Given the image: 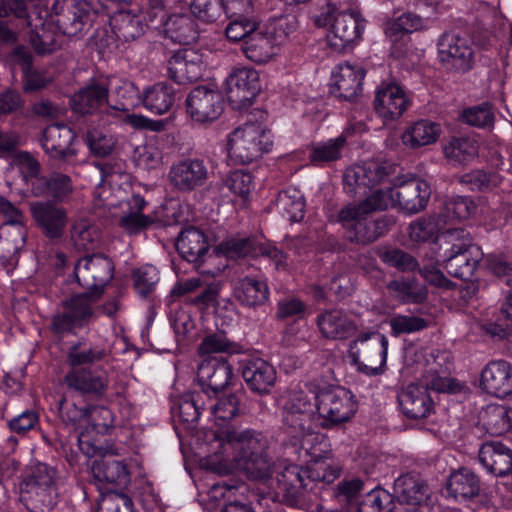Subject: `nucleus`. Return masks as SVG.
<instances>
[{
  "label": "nucleus",
  "mask_w": 512,
  "mask_h": 512,
  "mask_svg": "<svg viewBox=\"0 0 512 512\" xmlns=\"http://www.w3.org/2000/svg\"><path fill=\"white\" fill-rule=\"evenodd\" d=\"M49 17V23L56 25L61 36H77L89 19L88 13L72 1H56Z\"/></svg>",
  "instance_id": "obj_22"
},
{
  "label": "nucleus",
  "mask_w": 512,
  "mask_h": 512,
  "mask_svg": "<svg viewBox=\"0 0 512 512\" xmlns=\"http://www.w3.org/2000/svg\"><path fill=\"white\" fill-rule=\"evenodd\" d=\"M107 354V349L101 344L77 342L69 347L66 360L71 368H82L83 365L102 361Z\"/></svg>",
  "instance_id": "obj_42"
},
{
  "label": "nucleus",
  "mask_w": 512,
  "mask_h": 512,
  "mask_svg": "<svg viewBox=\"0 0 512 512\" xmlns=\"http://www.w3.org/2000/svg\"><path fill=\"white\" fill-rule=\"evenodd\" d=\"M71 239L78 249H93L100 240V231L86 220H80L73 225Z\"/></svg>",
  "instance_id": "obj_56"
},
{
  "label": "nucleus",
  "mask_w": 512,
  "mask_h": 512,
  "mask_svg": "<svg viewBox=\"0 0 512 512\" xmlns=\"http://www.w3.org/2000/svg\"><path fill=\"white\" fill-rule=\"evenodd\" d=\"M212 446L213 452L205 458L209 470L222 475L241 471L266 485V493L274 500L276 477L271 476L269 440L265 434L254 429H227L215 434Z\"/></svg>",
  "instance_id": "obj_1"
},
{
  "label": "nucleus",
  "mask_w": 512,
  "mask_h": 512,
  "mask_svg": "<svg viewBox=\"0 0 512 512\" xmlns=\"http://www.w3.org/2000/svg\"><path fill=\"white\" fill-rule=\"evenodd\" d=\"M393 488L395 498L409 506V512H436L432 490L421 474H402L394 481Z\"/></svg>",
  "instance_id": "obj_11"
},
{
  "label": "nucleus",
  "mask_w": 512,
  "mask_h": 512,
  "mask_svg": "<svg viewBox=\"0 0 512 512\" xmlns=\"http://www.w3.org/2000/svg\"><path fill=\"white\" fill-rule=\"evenodd\" d=\"M315 390L308 387L288 392L282 407V420L287 441L307 455L318 457L317 445L323 435L316 431Z\"/></svg>",
  "instance_id": "obj_2"
},
{
  "label": "nucleus",
  "mask_w": 512,
  "mask_h": 512,
  "mask_svg": "<svg viewBox=\"0 0 512 512\" xmlns=\"http://www.w3.org/2000/svg\"><path fill=\"white\" fill-rule=\"evenodd\" d=\"M56 470L45 463L33 465L20 483L19 499L30 512H49L56 503Z\"/></svg>",
  "instance_id": "obj_5"
},
{
  "label": "nucleus",
  "mask_w": 512,
  "mask_h": 512,
  "mask_svg": "<svg viewBox=\"0 0 512 512\" xmlns=\"http://www.w3.org/2000/svg\"><path fill=\"white\" fill-rule=\"evenodd\" d=\"M49 22L42 23L41 27H35L30 35V44L38 55L44 56L58 50L62 45V36L48 28Z\"/></svg>",
  "instance_id": "obj_49"
},
{
  "label": "nucleus",
  "mask_w": 512,
  "mask_h": 512,
  "mask_svg": "<svg viewBox=\"0 0 512 512\" xmlns=\"http://www.w3.org/2000/svg\"><path fill=\"white\" fill-rule=\"evenodd\" d=\"M345 146L346 137L343 135L317 142L310 148L309 160L314 166H324L337 161L342 157V151Z\"/></svg>",
  "instance_id": "obj_45"
},
{
  "label": "nucleus",
  "mask_w": 512,
  "mask_h": 512,
  "mask_svg": "<svg viewBox=\"0 0 512 512\" xmlns=\"http://www.w3.org/2000/svg\"><path fill=\"white\" fill-rule=\"evenodd\" d=\"M364 27V20L357 12L352 10L339 12L327 35L328 45L336 52H343L360 40Z\"/></svg>",
  "instance_id": "obj_14"
},
{
  "label": "nucleus",
  "mask_w": 512,
  "mask_h": 512,
  "mask_svg": "<svg viewBox=\"0 0 512 512\" xmlns=\"http://www.w3.org/2000/svg\"><path fill=\"white\" fill-rule=\"evenodd\" d=\"M233 295L244 306L258 307L268 300L269 287L264 281L244 277L235 282Z\"/></svg>",
  "instance_id": "obj_36"
},
{
  "label": "nucleus",
  "mask_w": 512,
  "mask_h": 512,
  "mask_svg": "<svg viewBox=\"0 0 512 512\" xmlns=\"http://www.w3.org/2000/svg\"><path fill=\"white\" fill-rule=\"evenodd\" d=\"M392 189L395 206L410 214L424 209L431 195L429 184L417 178L404 181Z\"/></svg>",
  "instance_id": "obj_25"
},
{
  "label": "nucleus",
  "mask_w": 512,
  "mask_h": 512,
  "mask_svg": "<svg viewBox=\"0 0 512 512\" xmlns=\"http://www.w3.org/2000/svg\"><path fill=\"white\" fill-rule=\"evenodd\" d=\"M439 240L449 246L442 255L447 272L457 278L470 279L483 255L480 247L472 244L470 234L463 229H450L441 233Z\"/></svg>",
  "instance_id": "obj_4"
},
{
  "label": "nucleus",
  "mask_w": 512,
  "mask_h": 512,
  "mask_svg": "<svg viewBox=\"0 0 512 512\" xmlns=\"http://www.w3.org/2000/svg\"><path fill=\"white\" fill-rule=\"evenodd\" d=\"M480 421L489 434L502 435L512 428V410L504 405H487L480 414Z\"/></svg>",
  "instance_id": "obj_40"
},
{
  "label": "nucleus",
  "mask_w": 512,
  "mask_h": 512,
  "mask_svg": "<svg viewBox=\"0 0 512 512\" xmlns=\"http://www.w3.org/2000/svg\"><path fill=\"white\" fill-rule=\"evenodd\" d=\"M410 105V99L401 86L396 83H382L377 87L374 99L376 113L385 121H394L401 117Z\"/></svg>",
  "instance_id": "obj_19"
},
{
  "label": "nucleus",
  "mask_w": 512,
  "mask_h": 512,
  "mask_svg": "<svg viewBox=\"0 0 512 512\" xmlns=\"http://www.w3.org/2000/svg\"><path fill=\"white\" fill-rule=\"evenodd\" d=\"M113 272L112 260L101 253L85 255L74 267L78 284L95 296L103 294L104 288L113 278Z\"/></svg>",
  "instance_id": "obj_12"
},
{
  "label": "nucleus",
  "mask_w": 512,
  "mask_h": 512,
  "mask_svg": "<svg viewBox=\"0 0 512 512\" xmlns=\"http://www.w3.org/2000/svg\"><path fill=\"white\" fill-rule=\"evenodd\" d=\"M129 204L131 207L135 208L136 211L122 216L120 226L129 234H136L147 228L152 223V219L140 213L146 202L139 194L133 195Z\"/></svg>",
  "instance_id": "obj_53"
},
{
  "label": "nucleus",
  "mask_w": 512,
  "mask_h": 512,
  "mask_svg": "<svg viewBox=\"0 0 512 512\" xmlns=\"http://www.w3.org/2000/svg\"><path fill=\"white\" fill-rule=\"evenodd\" d=\"M73 186L69 176L54 173L48 178H37L33 182L32 192L35 196H52L63 199L72 192Z\"/></svg>",
  "instance_id": "obj_46"
},
{
  "label": "nucleus",
  "mask_w": 512,
  "mask_h": 512,
  "mask_svg": "<svg viewBox=\"0 0 512 512\" xmlns=\"http://www.w3.org/2000/svg\"><path fill=\"white\" fill-rule=\"evenodd\" d=\"M175 246L182 258L196 266L203 263L210 247L208 237L196 227L182 229Z\"/></svg>",
  "instance_id": "obj_32"
},
{
  "label": "nucleus",
  "mask_w": 512,
  "mask_h": 512,
  "mask_svg": "<svg viewBox=\"0 0 512 512\" xmlns=\"http://www.w3.org/2000/svg\"><path fill=\"white\" fill-rule=\"evenodd\" d=\"M32 216L42 233L50 239L62 237L68 222L66 210L49 201L30 204Z\"/></svg>",
  "instance_id": "obj_26"
},
{
  "label": "nucleus",
  "mask_w": 512,
  "mask_h": 512,
  "mask_svg": "<svg viewBox=\"0 0 512 512\" xmlns=\"http://www.w3.org/2000/svg\"><path fill=\"white\" fill-rule=\"evenodd\" d=\"M225 186L235 195L246 199L254 188L253 177L249 172L236 170L231 172L224 181Z\"/></svg>",
  "instance_id": "obj_63"
},
{
  "label": "nucleus",
  "mask_w": 512,
  "mask_h": 512,
  "mask_svg": "<svg viewBox=\"0 0 512 512\" xmlns=\"http://www.w3.org/2000/svg\"><path fill=\"white\" fill-rule=\"evenodd\" d=\"M440 134L441 127L439 124L420 120L405 129L401 140L406 147L416 149L435 143Z\"/></svg>",
  "instance_id": "obj_38"
},
{
  "label": "nucleus",
  "mask_w": 512,
  "mask_h": 512,
  "mask_svg": "<svg viewBox=\"0 0 512 512\" xmlns=\"http://www.w3.org/2000/svg\"><path fill=\"white\" fill-rule=\"evenodd\" d=\"M101 296H95L90 292H84L72 296L64 303V307L71 312L81 326L90 321L94 315V304Z\"/></svg>",
  "instance_id": "obj_52"
},
{
  "label": "nucleus",
  "mask_w": 512,
  "mask_h": 512,
  "mask_svg": "<svg viewBox=\"0 0 512 512\" xmlns=\"http://www.w3.org/2000/svg\"><path fill=\"white\" fill-rule=\"evenodd\" d=\"M239 347L228 340L222 333L207 335L198 346V353L202 356L213 353H237Z\"/></svg>",
  "instance_id": "obj_61"
},
{
  "label": "nucleus",
  "mask_w": 512,
  "mask_h": 512,
  "mask_svg": "<svg viewBox=\"0 0 512 512\" xmlns=\"http://www.w3.org/2000/svg\"><path fill=\"white\" fill-rule=\"evenodd\" d=\"M444 209L445 212L440 219L443 223L475 217L474 199L470 197H453L445 203Z\"/></svg>",
  "instance_id": "obj_54"
},
{
  "label": "nucleus",
  "mask_w": 512,
  "mask_h": 512,
  "mask_svg": "<svg viewBox=\"0 0 512 512\" xmlns=\"http://www.w3.org/2000/svg\"><path fill=\"white\" fill-rule=\"evenodd\" d=\"M115 455L117 452L114 448H105L102 457L93 462L92 474L98 482L125 486L130 479L129 471L122 461L115 458Z\"/></svg>",
  "instance_id": "obj_30"
},
{
  "label": "nucleus",
  "mask_w": 512,
  "mask_h": 512,
  "mask_svg": "<svg viewBox=\"0 0 512 512\" xmlns=\"http://www.w3.org/2000/svg\"><path fill=\"white\" fill-rule=\"evenodd\" d=\"M64 382L69 389L82 395L101 397L108 389L109 377L100 367L71 368L64 376Z\"/></svg>",
  "instance_id": "obj_17"
},
{
  "label": "nucleus",
  "mask_w": 512,
  "mask_h": 512,
  "mask_svg": "<svg viewBox=\"0 0 512 512\" xmlns=\"http://www.w3.org/2000/svg\"><path fill=\"white\" fill-rule=\"evenodd\" d=\"M54 80L55 75L51 70L28 67L22 75V89L26 93H36L50 86Z\"/></svg>",
  "instance_id": "obj_55"
},
{
  "label": "nucleus",
  "mask_w": 512,
  "mask_h": 512,
  "mask_svg": "<svg viewBox=\"0 0 512 512\" xmlns=\"http://www.w3.org/2000/svg\"><path fill=\"white\" fill-rule=\"evenodd\" d=\"M388 345V339L383 334L361 333L350 343L349 356L358 371L368 376L380 375L385 370Z\"/></svg>",
  "instance_id": "obj_9"
},
{
  "label": "nucleus",
  "mask_w": 512,
  "mask_h": 512,
  "mask_svg": "<svg viewBox=\"0 0 512 512\" xmlns=\"http://www.w3.org/2000/svg\"><path fill=\"white\" fill-rule=\"evenodd\" d=\"M315 402L319 425L325 429L349 421L357 411L355 396L340 386L315 390Z\"/></svg>",
  "instance_id": "obj_8"
},
{
  "label": "nucleus",
  "mask_w": 512,
  "mask_h": 512,
  "mask_svg": "<svg viewBox=\"0 0 512 512\" xmlns=\"http://www.w3.org/2000/svg\"><path fill=\"white\" fill-rule=\"evenodd\" d=\"M165 39L188 45L198 38V30L194 21L184 13H173L164 23L162 31Z\"/></svg>",
  "instance_id": "obj_37"
},
{
  "label": "nucleus",
  "mask_w": 512,
  "mask_h": 512,
  "mask_svg": "<svg viewBox=\"0 0 512 512\" xmlns=\"http://www.w3.org/2000/svg\"><path fill=\"white\" fill-rule=\"evenodd\" d=\"M110 25L115 37L120 41H130L143 33L140 19L128 12H118L110 19Z\"/></svg>",
  "instance_id": "obj_48"
},
{
  "label": "nucleus",
  "mask_w": 512,
  "mask_h": 512,
  "mask_svg": "<svg viewBox=\"0 0 512 512\" xmlns=\"http://www.w3.org/2000/svg\"><path fill=\"white\" fill-rule=\"evenodd\" d=\"M205 69L203 55L195 49L175 52L167 63L168 77L178 84H187L202 77Z\"/></svg>",
  "instance_id": "obj_15"
},
{
  "label": "nucleus",
  "mask_w": 512,
  "mask_h": 512,
  "mask_svg": "<svg viewBox=\"0 0 512 512\" xmlns=\"http://www.w3.org/2000/svg\"><path fill=\"white\" fill-rule=\"evenodd\" d=\"M427 26L428 20L422 15L407 12L388 21L385 26V34L392 43H395L403 36L425 29Z\"/></svg>",
  "instance_id": "obj_44"
},
{
  "label": "nucleus",
  "mask_w": 512,
  "mask_h": 512,
  "mask_svg": "<svg viewBox=\"0 0 512 512\" xmlns=\"http://www.w3.org/2000/svg\"><path fill=\"white\" fill-rule=\"evenodd\" d=\"M208 175V168L203 160L185 158L172 164L168 180L177 190L188 192L204 185Z\"/></svg>",
  "instance_id": "obj_18"
},
{
  "label": "nucleus",
  "mask_w": 512,
  "mask_h": 512,
  "mask_svg": "<svg viewBox=\"0 0 512 512\" xmlns=\"http://www.w3.org/2000/svg\"><path fill=\"white\" fill-rule=\"evenodd\" d=\"M338 221L346 230L348 240L359 244L374 242L387 232L392 224L391 219L385 216L373 219L353 205L340 209Z\"/></svg>",
  "instance_id": "obj_10"
},
{
  "label": "nucleus",
  "mask_w": 512,
  "mask_h": 512,
  "mask_svg": "<svg viewBox=\"0 0 512 512\" xmlns=\"http://www.w3.org/2000/svg\"><path fill=\"white\" fill-rule=\"evenodd\" d=\"M457 384L436 373L429 372L423 376L421 383H412L398 395V401L403 414L411 419L428 417L433 412V400L428 390L437 392H455Z\"/></svg>",
  "instance_id": "obj_6"
},
{
  "label": "nucleus",
  "mask_w": 512,
  "mask_h": 512,
  "mask_svg": "<svg viewBox=\"0 0 512 512\" xmlns=\"http://www.w3.org/2000/svg\"><path fill=\"white\" fill-rule=\"evenodd\" d=\"M340 470L324 462H316L303 468L295 464L279 463L277 465L274 500L284 501L290 505L297 503L310 482L322 481L332 483L339 477Z\"/></svg>",
  "instance_id": "obj_3"
},
{
  "label": "nucleus",
  "mask_w": 512,
  "mask_h": 512,
  "mask_svg": "<svg viewBox=\"0 0 512 512\" xmlns=\"http://www.w3.org/2000/svg\"><path fill=\"white\" fill-rule=\"evenodd\" d=\"M316 324L322 337L331 340L347 339L357 331L356 323L344 311L335 308L320 312Z\"/></svg>",
  "instance_id": "obj_29"
},
{
  "label": "nucleus",
  "mask_w": 512,
  "mask_h": 512,
  "mask_svg": "<svg viewBox=\"0 0 512 512\" xmlns=\"http://www.w3.org/2000/svg\"><path fill=\"white\" fill-rule=\"evenodd\" d=\"M480 386L487 393L504 398L512 394V365L504 360L489 362L481 372Z\"/></svg>",
  "instance_id": "obj_27"
},
{
  "label": "nucleus",
  "mask_w": 512,
  "mask_h": 512,
  "mask_svg": "<svg viewBox=\"0 0 512 512\" xmlns=\"http://www.w3.org/2000/svg\"><path fill=\"white\" fill-rule=\"evenodd\" d=\"M352 205L361 209L363 213L369 215L375 211L386 210L389 207H395L393 189L387 188L385 190H375L361 203Z\"/></svg>",
  "instance_id": "obj_60"
},
{
  "label": "nucleus",
  "mask_w": 512,
  "mask_h": 512,
  "mask_svg": "<svg viewBox=\"0 0 512 512\" xmlns=\"http://www.w3.org/2000/svg\"><path fill=\"white\" fill-rule=\"evenodd\" d=\"M391 495L383 489H372L358 505V512H385Z\"/></svg>",
  "instance_id": "obj_64"
},
{
  "label": "nucleus",
  "mask_w": 512,
  "mask_h": 512,
  "mask_svg": "<svg viewBox=\"0 0 512 512\" xmlns=\"http://www.w3.org/2000/svg\"><path fill=\"white\" fill-rule=\"evenodd\" d=\"M108 95L106 84L92 82L72 96L71 106L75 112L91 114L108 101Z\"/></svg>",
  "instance_id": "obj_35"
},
{
  "label": "nucleus",
  "mask_w": 512,
  "mask_h": 512,
  "mask_svg": "<svg viewBox=\"0 0 512 512\" xmlns=\"http://www.w3.org/2000/svg\"><path fill=\"white\" fill-rule=\"evenodd\" d=\"M277 45L267 33L258 29L243 43L245 56L258 64L267 63L276 55Z\"/></svg>",
  "instance_id": "obj_43"
},
{
  "label": "nucleus",
  "mask_w": 512,
  "mask_h": 512,
  "mask_svg": "<svg viewBox=\"0 0 512 512\" xmlns=\"http://www.w3.org/2000/svg\"><path fill=\"white\" fill-rule=\"evenodd\" d=\"M441 62L449 68L466 71L471 68L473 50L467 39L455 34H444L438 43Z\"/></svg>",
  "instance_id": "obj_24"
},
{
  "label": "nucleus",
  "mask_w": 512,
  "mask_h": 512,
  "mask_svg": "<svg viewBox=\"0 0 512 512\" xmlns=\"http://www.w3.org/2000/svg\"><path fill=\"white\" fill-rule=\"evenodd\" d=\"M364 70L358 65L341 63L331 73L330 92L337 98L354 100L362 91Z\"/></svg>",
  "instance_id": "obj_20"
},
{
  "label": "nucleus",
  "mask_w": 512,
  "mask_h": 512,
  "mask_svg": "<svg viewBox=\"0 0 512 512\" xmlns=\"http://www.w3.org/2000/svg\"><path fill=\"white\" fill-rule=\"evenodd\" d=\"M244 393H230L221 395L210 406L212 420L216 426L222 427L243 412L242 401Z\"/></svg>",
  "instance_id": "obj_41"
},
{
  "label": "nucleus",
  "mask_w": 512,
  "mask_h": 512,
  "mask_svg": "<svg viewBox=\"0 0 512 512\" xmlns=\"http://www.w3.org/2000/svg\"><path fill=\"white\" fill-rule=\"evenodd\" d=\"M273 145L271 131L258 123H245L227 137V151L231 160L251 163L270 151Z\"/></svg>",
  "instance_id": "obj_7"
},
{
  "label": "nucleus",
  "mask_w": 512,
  "mask_h": 512,
  "mask_svg": "<svg viewBox=\"0 0 512 512\" xmlns=\"http://www.w3.org/2000/svg\"><path fill=\"white\" fill-rule=\"evenodd\" d=\"M446 158L457 163L471 161L478 155V141L470 136L452 137L443 147Z\"/></svg>",
  "instance_id": "obj_47"
},
{
  "label": "nucleus",
  "mask_w": 512,
  "mask_h": 512,
  "mask_svg": "<svg viewBox=\"0 0 512 512\" xmlns=\"http://www.w3.org/2000/svg\"><path fill=\"white\" fill-rule=\"evenodd\" d=\"M386 175L385 167L377 161L354 165L346 169L344 173V189L350 195L365 193L367 188L379 184Z\"/></svg>",
  "instance_id": "obj_23"
},
{
  "label": "nucleus",
  "mask_w": 512,
  "mask_h": 512,
  "mask_svg": "<svg viewBox=\"0 0 512 512\" xmlns=\"http://www.w3.org/2000/svg\"><path fill=\"white\" fill-rule=\"evenodd\" d=\"M241 367L242 377L253 392L265 394L273 387L276 380L275 369L263 359L243 361Z\"/></svg>",
  "instance_id": "obj_33"
},
{
  "label": "nucleus",
  "mask_w": 512,
  "mask_h": 512,
  "mask_svg": "<svg viewBox=\"0 0 512 512\" xmlns=\"http://www.w3.org/2000/svg\"><path fill=\"white\" fill-rule=\"evenodd\" d=\"M478 459L483 468L494 476L512 474V449L501 442L483 443L479 448Z\"/></svg>",
  "instance_id": "obj_28"
},
{
  "label": "nucleus",
  "mask_w": 512,
  "mask_h": 512,
  "mask_svg": "<svg viewBox=\"0 0 512 512\" xmlns=\"http://www.w3.org/2000/svg\"><path fill=\"white\" fill-rule=\"evenodd\" d=\"M233 376L231 365L223 357L204 359L197 372V379L205 391L216 393L224 389Z\"/></svg>",
  "instance_id": "obj_31"
},
{
  "label": "nucleus",
  "mask_w": 512,
  "mask_h": 512,
  "mask_svg": "<svg viewBox=\"0 0 512 512\" xmlns=\"http://www.w3.org/2000/svg\"><path fill=\"white\" fill-rule=\"evenodd\" d=\"M76 135L65 124L49 125L42 134L41 145L50 159L68 162L77 155Z\"/></svg>",
  "instance_id": "obj_16"
},
{
  "label": "nucleus",
  "mask_w": 512,
  "mask_h": 512,
  "mask_svg": "<svg viewBox=\"0 0 512 512\" xmlns=\"http://www.w3.org/2000/svg\"><path fill=\"white\" fill-rule=\"evenodd\" d=\"M134 287L139 295L147 297L156 287L160 277L155 266L146 265L134 273Z\"/></svg>",
  "instance_id": "obj_62"
},
{
  "label": "nucleus",
  "mask_w": 512,
  "mask_h": 512,
  "mask_svg": "<svg viewBox=\"0 0 512 512\" xmlns=\"http://www.w3.org/2000/svg\"><path fill=\"white\" fill-rule=\"evenodd\" d=\"M225 29L228 40L244 42L258 29V22L249 15L234 16Z\"/></svg>",
  "instance_id": "obj_58"
},
{
  "label": "nucleus",
  "mask_w": 512,
  "mask_h": 512,
  "mask_svg": "<svg viewBox=\"0 0 512 512\" xmlns=\"http://www.w3.org/2000/svg\"><path fill=\"white\" fill-rule=\"evenodd\" d=\"M27 238V227L0 225V263L13 266Z\"/></svg>",
  "instance_id": "obj_34"
},
{
  "label": "nucleus",
  "mask_w": 512,
  "mask_h": 512,
  "mask_svg": "<svg viewBox=\"0 0 512 512\" xmlns=\"http://www.w3.org/2000/svg\"><path fill=\"white\" fill-rule=\"evenodd\" d=\"M172 416L187 425V428H193L201 414L199 405V394L188 393L180 397L177 404L171 406Z\"/></svg>",
  "instance_id": "obj_50"
},
{
  "label": "nucleus",
  "mask_w": 512,
  "mask_h": 512,
  "mask_svg": "<svg viewBox=\"0 0 512 512\" xmlns=\"http://www.w3.org/2000/svg\"><path fill=\"white\" fill-rule=\"evenodd\" d=\"M298 21L293 15H286L273 20L266 33L279 46L284 44L297 31Z\"/></svg>",
  "instance_id": "obj_57"
},
{
  "label": "nucleus",
  "mask_w": 512,
  "mask_h": 512,
  "mask_svg": "<svg viewBox=\"0 0 512 512\" xmlns=\"http://www.w3.org/2000/svg\"><path fill=\"white\" fill-rule=\"evenodd\" d=\"M260 91V76L253 68H237L226 79V95L234 109L250 106Z\"/></svg>",
  "instance_id": "obj_13"
},
{
  "label": "nucleus",
  "mask_w": 512,
  "mask_h": 512,
  "mask_svg": "<svg viewBox=\"0 0 512 512\" xmlns=\"http://www.w3.org/2000/svg\"><path fill=\"white\" fill-rule=\"evenodd\" d=\"M187 110L197 122L213 121L222 112L221 94L205 86L194 88L187 97Z\"/></svg>",
  "instance_id": "obj_21"
},
{
  "label": "nucleus",
  "mask_w": 512,
  "mask_h": 512,
  "mask_svg": "<svg viewBox=\"0 0 512 512\" xmlns=\"http://www.w3.org/2000/svg\"><path fill=\"white\" fill-rule=\"evenodd\" d=\"M480 484L477 475L469 469L454 472L448 481L447 492L457 501H465L479 494Z\"/></svg>",
  "instance_id": "obj_39"
},
{
  "label": "nucleus",
  "mask_w": 512,
  "mask_h": 512,
  "mask_svg": "<svg viewBox=\"0 0 512 512\" xmlns=\"http://www.w3.org/2000/svg\"><path fill=\"white\" fill-rule=\"evenodd\" d=\"M391 294L403 302H421L427 293L425 289H417L414 280H393L387 285Z\"/></svg>",
  "instance_id": "obj_59"
},
{
  "label": "nucleus",
  "mask_w": 512,
  "mask_h": 512,
  "mask_svg": "<svg viewBox=\"0 0 512 512\" xmlns=\"http://www.w3.org/2000/svg\"><path fill=\"white\" fill-rule=\"evenodd\" d=\"M279 211L291 222H298L304 217V200L302 193L296 188H288L277 197Z\"/></svg>",
  "instance_id": "obj_51"
}]
</instances>
